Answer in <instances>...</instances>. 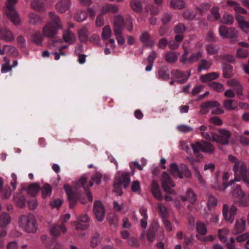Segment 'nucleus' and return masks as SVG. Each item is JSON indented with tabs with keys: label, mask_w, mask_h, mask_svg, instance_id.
<instances>
[{
	"label": "nucleus",
	"mask_w": 249,
	"mask_h": 249,
	"mask_svg": "<svg viewBox=\"0 0 249 249\" xmlns=\"http://www.w3.org/2000/svg\"><path fill=\"white\" fill-rule=\"evenodd\" d=\"M102 178V174L96 172L91 177L92 180H88L85 176H82L79 178V201L82 204H86L88 200L92 201L93 197L89 188L93 185V181L97 184H100Z\"/></svg>",
	"instance_id": "obj_1"
},
{
	"label": "nucleus",
	"mask_w": 249,
	"mask_h": 249,
	"mask_svg": "<svg viewBox=\"0 0 249 249\" xmlns=\"http://www.w3.org/2000/svg\"><path fill=\"white\" fill-rule=\"evenodd\" d=\"M49 17L50 21L43 26L42 32L45 37L52 38L58 30L62 28V25L59 17L54 12H49Z\"/></svg>",
	"instance_id": "obj_2"
},
{
	"label": "nucleus",
	"mask_w": 249,
	"mask_h": 249,
	"mask_svg": "<svg viewBox=\"0 0 249 249\" xmlns=\"http://www.w3.org/2000/svg\"><path fill=\"white\" fill-rule=\"evenodd\" d=\"M229 160L234 163L233 171L234 173L235 181L243 179L244 182L249 186V171L246 165L242 161L239 160L235 157L230 155Z\"/></svg>",
	"instance_id": "obj_3"
},
{
	"label": "nucleus",
	"mask_w": 249,
	"mask_h": 249,
	"mask_svg": "<svg viewBox=\"0 0 249 249\" xmlns=\"http://www.w3.org/2000/svg\"><path fill=\"white\" fill-rule=\"evenodd\" d=\"M18 226L22 230L28 233H34L37 229V224L32 213L20 215L18 218Z\"/></svg>",
	"instance_id": "obj_4"
},
{
	"label": "nucleus",
	"mask_w": 249,
	"mask_h": 249,
	"mask_svg": "<svg viewBox=\"0 0 249 249\" xmlns=\"http://www.w3.org/2000/svg\"><path fill=\"white\" fill-rule=\"evenodd\" d=\"M124 28V18L121 15H116L114 17L113 31L119 44L123 45L125 42V39L123 36Z\"/></svg>",
	"instance_id": "obj_5"
},
{
	"label": "nucleus",
	"mask_w": 249,
	"mask_h": 249,
	"mask_svg": "<svg viewBox=\"0 0 249 249\" xmlns=\"http://www.w3.org/2000/svg\"><path fill=\"white\" fill-rule=\"evenodd\" d=\"M17 2L18 0H7L4 9L6 15L10 18L12 23L16 25L20 22L19 16L15 8Z\"/></svg>",
	"instance_id": "obj_6"
},
{
	"label": "nucleus",
	"mask_w": 249,
	"mask_h": 249,
	"mask_svg": "<svg viewBox=\"0 0 249 249\" xmlns=\"http://www.w3.org/2000/svg\"><path fill=\"white\" fill-rule=\"evenodd\" d=\"M201 109L199 112L204 115L209 112L210 108H212V114L215 115L222 114L224 113V110L220 107V104L216 101H208L202 103L200 105Z\"/></svg>",
	"instance_id": "obj_7"
},
{
	"label": "nucleus",
	"mask_w": 249,
	"mask_h": 249,
	"mask_svg": "<svg viewBox=\"0 0 249 249\" xmlns=\"http://www.w3.org/2000/svg\"><path fill=\"white\" fill-rule=\"evenodd\" d=\"M169 171L171 175L175 178H182L184 177L189 178L191 177V173L187 166L182 164L178 167L175 163H172L170 164Z\"/></svg>",
	"instance_id": "obj_8"
},
{
	"label": "nucleus",
	"mask_w": 249,
	"mask_h": 249,
	"mask_svg": "<svg viewBox=\"0 0 249 249\" xmlns=\"http://www.w3.org/2000/svg\"><path fill=\"white\" fill-rule=\"evenodd\" d=\"M191 147L193 150L194 154L199 158L202 157L199 154L200 151L210 154L213 153L214 151V147L213 145L211 143L204 141L196 142L195 143H192Z\"/></svg>",
	"instance_id": "obj_9"
},
{
	"label": "nucleus",
	"mask_w": 249,
	"mask_h": 249,
	"mask_svg": "<svg viewBox=\"0 0 249 249\" xmlns=\"http://www.w3.org/2000/svg\"><path fill=\"white\" fill-rule=\"evenodd\" d=\"M218 172L215 174L214 177V182L212 184V187L213 188L220 190L223 191L225 190L229 186L233 184L235 182V178L233 180H231L229 184L227 183V181L230 178V175L228 172L224 173L222 177L223 182L222 184H220L218 181Z\"/></svg>",
	"instance_id": "obj_10"
},
{
	"label": "nucleus",
	"mask_w": 249,
	"mask_h": 249,
	"mask_svg": "<svg viewBox=\"0 0 249 249\" xmlns=\"http://www.w3.org/2000/svg\"><path fill=\"white\" fill-rule=\"evenodd\" d=\"M130 176L128 173L123 174L121 177L116 179L114 184L115 192L119 196L123 193L121 186L123 185L124 188H127L130 183Z\"/></svg>",
	"instance_id": "obj_11"
},
{
	"label": "nucleus",
	"mask_w": 249,
	"mask_h": 249,
	"mask_svg": "<svg viewBox=\"0 0 249 249\" xmlns=\"http://www.w3.org/2000/svg\"><path fill=\"white\" fill-rule=\"evenodd\" d=\"M218 31L222 37L230 38L233 43L236 41L237 33L234 28L228 27L225 25H220L219 27Z\"/></svg>",
	"instance_id": "obj_12"
},
{
	"label": "nucleus",
	"mask_w": 249,
	"mask_h": 249,
	"mask_svg": "<svg viewBox=\"0 0 249 249\" xmlns=\"http://www.w3.org/2000/svg\"><path fill=\"white\" fill-rule=\"evenodd\" d=\"M231 195L235 200L239 201L243 206L249 205V197L245 195L239 185H236L233 189Z\"/></svg>",
	"instance_id": "obj_13"
},
{
	"label": "nucleus",
	"mask_w": 249,
	"mask_h": 249,
	"mask_svg": "<svg viewBox=\"0 0 249 249\" xmlns=\"http://www.w3.org/2000/svg\"><path fill=\"white\" fill-rule=\"evenodd\" d=\"M161 180L163 190L169 194H174L175 192L172 188L175 186V184L171 179L169 174L166 172H163L162 174Z\"/></svg>",
	"instance_id": "obj_14"
},
{
	"label": "nucleus",
	"mask_w": 249,
	"mask_h": 249,
	"mask_svg": "<svg viewBox=\"0 0 249 249\" xmlns=\"http://www.w3.org/2000/svg\"><path fill=\"white\" fill-rule=\"evenodd\" d=\"M64 189L68 195L70 202V207L73 208L75 207L78 199V190L76 187H71L68 185H64Z\"/></svg>",
	"instance_id": "obj_15"
},
{
	"label": "nucleus",
	"mask_w": 249,
	"mask_h": 249,
	"mask_svg": "<svg viewBox=\"0 0 249 249\" xmlns=\"http://www.w3.org/2000/svg\"><path fill=\"white\" fill-rule=\"evenodd\" d=\"M231 135V133L229 131L220 129L218 131V134L215 133L213 134V141L226 145L229 142Z\"/></svg>",
	"instance_id": "obj_16"
},
{
	"label": "nucleus",
	"mask_w": 249,
	"mask_h": 249,
	"mask_svg": "<svg viewBox=\"0 0 249 249\" xmlns=\"http://www.w3.org/2000/svg\"><path fill=\"white\" fill-rule=\"evenodd\" d=\"M237 208L232 205L230 207L228 205L224 204L223 207V215L224 219L230 223H232L234 220V216L236 215Z\"/></svg>",
	"instance_id": "obj_17"
},
{
	"label": "nucleus",
	"mask_w": 249,
	"mask_h": 249,
	"mask_svg": "<svg viewBox=\"0 0 249 249\" xmlns=\"http://www.w3.org/2000/svg\"><path fill=\"white\" fill-rule=\"evenodd\" d=\"M85 9L88 12L89 16L93 19L96 14L95 6L91 0H79V8Z\"/></svg>",
	"instance_id": "obj_18"
},
{
	"label": "nucleus",
	"mask_w": 249,
	"mask_h": 249,
	"mask_svg": "<svg viewBox=\"0 0 249 249\" xmlns=\"http://www.w3.org/2000/svg\"><path fill=\"white\" fill-rule=\"evenodd\" d=\"M171 78L176 79V82L179 84L185 83L188 80L190 73H186L179 70H173L171 72Z\"/></svg>",
	"instance_id": "obj_19"
},
{
	"label": "nucleus",
	"mask_w": 249,
	"mask_h": 249,
	"mask_svg": "<svg viewBox=\"0 0 249 249\" xmlns=\"http://www.w3.org/2000/svg\"><path fill=\"white\" fill-rule=\"evenodd\" d=\"M94 213L97 220L100 222L104 220L105 210L102 203L99 201H95L94 204Z\"/></svg>",
	"instance_id": "obj_20"
},
{
	"label": "nucleus",
	"mask_w": 249,
	"mask_h": 249,
	"mask_svg": "<svg viewBox=\"0 0 249 249\" xmlns=\"http://www.w3.org/2000/svg\"><path fill=\"white\" fill-rule=\"evenodd\" d=\"M89 218L87 214H84L81 217H79V237H84L86 235V231H84L80 232V230L85 231L87 230L89 226Z\"/></svg>",
	"instance_id": "obj_21"
},
{
	"label": "nucleus",
	"mask_w": 249,
	"mask_h": 249,
	"mask_svg": "<svg viewBox=\"0 0 249 249\" xmlns=\"http://www.w3.org/2000/svg\"><path fill=\"white\" fill-rule=\"evenodd\" d=\"M0 39L7 42H11L14 40L15 36L8 29L2 28L0 29Z\"/></svg>",
	"instance_id": "obj_22"
},
{
	"label": "nucleus",
	"mask_w": 249,
	"mask_h": 249,
	"mask_svg": "<svg viewBox=\"0 0 249 249\" xmlns=\"http://www.w3.org/2000/svg\"><path fill=\"white\" fill-rule=\"evenodd\" d=\"M151 193L154 197L159 201L162 199L160 186L156 180H153L151 182Z\"/></svg>",
	"instance_id": "obj_23"
},
{
	"label": "nucleus",
	"mask_w": 249,
	"mask_h": 249,
	"mask_svg": "<svg viewBox=\"0 0 249 249\" xmlns=\"http://www.w3.org/2000/svg\"><path fill=\"white\" fill-rule=\"evenodd\" d=\"M71 5L70 0H59L55 5V7L59 12L63 13L69 9Z\"/></svg>",
	"instance_id": "obj_24"
},
{
	"label": "nucleus",
	"mask_w": 249,
	"mask_h": 249,
	"mask_svg": "<svg viewBox=\"0 0 249 249\" xmlns=\"http://www.w3.org/2000/svg\"><path fill=\"white\" fill-rule=\"evenodd\" d=\"M169 71L167 66L164 65L160 67L158 71V78L162 80L168 81L170 78Z\"/></svg>",
	"instance_id": "obj_25"
},
{
	"label": "nucleus",
	"mask_w": 249,
	"mask_h": 249,
	"mask_svg": "<svg viewBox=\"0 0 249 249\" xmlns=\"http://www.w3.org/2000/svg\"><path fill=\"white\" fill-rule=\"evenodd\" d=\"M235 19L239 27L246 33L249 34V22L246 21L243 16L238 14L236 15Z\"/></svg>",
	"instance_id": "obj_26"
},
{
	"label": "nucleus",
	"mask_w": 249,
	"mask_h": 249,
	"mask_svg": "<svg viewBox=\"0 0 249 249\" xmlns=\"http://www.w3.org/2000/svg\"><path fill=\"white\" fill-rule=\"evenodd\" d=\"M246 221L245 218L237 220L233 230V233L238 234L243 232L246 228Z\"/></svg>",
	"instance_id": "obj_27"
},
{
	"label": "nucleus",
	"mask_w": 249,
	"mask_h": 249,
	"mask_svg": "<svg viewBox=\"0 0 249 249\" xmlns=\"http://www.w3.org/2000/svg\"><path fill=\"white\" fill-rule=\"evenodd\" d=\"M67 231V228L64 224L54 225L50 230L51 234L57 237L61 233H65Z\"/></svg>",
	"instance_id": "obj_28"
},
{
	"label": "nucleus",
	"mask_w": 249,
	"mask_h": 249,
	"mask_svg": "<svg viewBox=\"0 0 249 249\" xmlns=\"http://www.w3.org/2000/svg\"><path fill=\"white\" fill-rule=\"evenodd\" d=\"M224 107L229 111L236 110L238 108V104L236 100L227 99L223 101Z\"/></svg>",
	"instance_id": "obj_29"
},
{
	"label": "nucleus",
	"mask_w": 249,
	"mask_h": 249,
	"mask_svg": "<svg viewBox=\"0 0 249 249\" xmlns=\"http://www.w3.org/2000/svg\"><path fill=\"white\" fill-rule=\"evenodd\" d=\"M180 198L183 201L187 200L191 203L194 204L196 201V196L193 190L190 188L187 191L186 196H181Z\"/></svg>",
	"instance_id": "obj_30"
},
{
	"label": "nucleus",
	"mask_w": 249,
	"mask_h": 249,
	"mask_svg": "<svg viewBox=\"0 0 249 249\" xmlns=\"http://www.w3.org/2000/svg\"><path fill=\"white\" fill-rule=\"evenodd\" d=\"M140 39L145 46L151 47L154 45V42L151 39L150 35L147 32H144L141 35Z\"/></svg>",
	"instance_id": "obj_31"
},
{
	"label": "nucleus",
	"mask_w": 249,
	"mask_h": 249,
	"mask_svg": "<svg viewBox=\"0 0 249 249\" xmlns=\"http://www.w3.org/2000/svg\"><path fill=\"white\" fill-rule=\"evenodd\" d=\"M223 76L226 78H230L232 76L233 67L228 64L224 63L222 66Z\"/></svg>",
	"instance_id": "obj_32"
},
{
	"label": "nucleus",
	"mask_w": 249,
	"mask_h": 249,
	"mask_svg": "<svg viewBox=\"0 0 249 249\" xmlns=\"http://www.w3.org/2000/svg\"><path fill=\"white\" fill-rule=\"evenodd\" d=\"M29 22L31 24L37 25L40 24L43 22V19L38 15L34 13H30L29 14Z\"/></svg>",
	"instance_id": "obj_33"
},
{
	"label": "nucleus",
	"mask_w": 249,
	"mask_h": 249,
	"mask_svg": "<svg viewBox=\"0 0 249 249\" xmlns=\"http://www.w3.org/2000/svg\"><path fill=\"white\" fill-rule=\"evenodd\" d=\"M227 4L229 6L233 7L237 13H241L247 14V11L245 9L240 6V5L236 2L230 0L227 1Z\"/></svg>",
	"instance_id": "obj_34"
},
{
	"label": "nucleus",
	"mask_w": 249,
	"mask_h": 249,
	"mask_svg": "<svg viewBox=\"0 0 249 249\" xmlns=\"http://www.w3.org/2000/svg\"><path fill=\"white\" fill-rule=\"evenodd\" d=\"M219 75V73L217 72H211L200 76V80L202 82L205 83L213 80L216 79Z\"/></svg>",
	"instance_id": "obj_35"
},
{
	"label": "nucleus",
	"mask_w": 249,
	"mask_h": 249,
	"mask_svg": "<svg viewBox=\"0 0 249 249\" xmlns=\"http://www.w3.org/2000/svg\"><path fill=\"white\" fill-rule=\"evenodd\" d=\"M118 11V7L117 6L111 4L107 3L105 4L102 8V12L103 13H115Z\"/></svg>",
	"instance_id": "obj_36"
},
{
	"label": "nucleus",
	"mask_w": 249,
	"mask_h": 249,
	"mask_svg": "<svg viewBox=\"0 0 249 249\" xmlns=\"http://www.w3.org/2000/svg\"><path fill=\"white\" fill-rule=\"evenodd\" d=\"M11 217L7 213L4 212L0 215V227H4L11 222Z\"/></svg>",
	"instance_id": "obj_37"
},
{
	"label": "nucleus",
	"mask_w": 249,
	"mask_h": 249,
	"mask_svg": "<svg viewBox=\"0 0 249 249\" xmlns=\"http://www.w3.org/2000/svg\"><path fill=\"white\" fill-rule=\"evenodd\" d=\"M40 189L39 185L37 183L31 184L28 187L27 192L29 195L35 196Z\"/></svg>",
	"instance_id": "obj_38"
},
{
	"label": "nucleus",
	"mask_w": 249,
	"mask_h": 249,
	"mask_svg": "<svg viewBox=\"0 0 249 249\" xmlns=\"http://www.w3.org/2000/svg\"><path fill=\"white\" fill-rule=\"evenodd\" d=\"M45 37L43 33L42 34L40 32H36L33 35L32 40L37 45H41L43 38Z\"/></svg>",
	"instance_id": "obj_39"
},
{
	"label": "nucleus",
	"mask_w": 249,
	"mask_h": 249,
	"mask_svg": "<svg viewBox=\"0 0 249 249\" xmlns=\"http://www.w3.org/2000/svg\"><path fill=\"white\" fill-rule=\"evenodd\" d=\"M14 200L18 207L22 208L25 206V198L22 194H18L15 196Z\"/></svg>",
	"instance_id": "obj_40"
},
{
	"label": "nucleus",
	"mask_w": 249,
	"mask_h": 249,
	"mask_svg": "<svg viewBox=\"0 0 249 249\" xmlns=\"http://www.w3.org/2000/svg\"><path fill=\"white\" fill-rule=\"evenodd\" d=\"M4 50L5 51L6 53L10 54L14 57L18 56L19 54L18 50L15 47L13 46L5 45Z\"/></svg>",
	"instance_id": "obj_41"
},
{
	"label": "nucleus",
	"mask_w": 249,
	"mask_h": 249,
	"mask_svg": "<svg viewBox=\"0 0 249 249\" xmlns=\"http://www.w3.org/2000/svg\"><path fill=\"white\" fill-rule=\"evenodd\" d=\"M211 65V62L208 61L206 59H202L198 64L197 71L198 72H200L202 70H208Z\"/></svg>",
	"instance_id": "obj_42"
},
{
	"label": "nucleus",
	"mask_w": 249,
	"mask_h": 249,
	"mask_svg": "<svg viewBox=\"0 0 249 249\" xmlns=\"http://www.w3.org/2000/svg\"><path fill=\"white\" fill-rule=\"evenodd\" d=\"M63 39L65 41L69 43H72L75 40L73 34L70 30H67L64 32Z\"/></svg>",
	"instance_id": "obj_43"
},
{
	"label": "nucleus",
	"mask_w": 249,
	"mask_h": 249,
	"mask_svg": "<svg viewBox=\"0 0 249 249\" xmlns=\"http://www.w3.org/2000/svg\"><path fill=\"white\" fill-rule=\"evenodd\" d=\"M101 239V235L99 233H94L90 241L91 247L94 248L97 247L100 243Z\"/></svg>",
	"instance_id": "obj_44"
},
{
	"label": "nucleus",
	"mask_w": 249,
	"mask_h": 249,
	"mask_svg": "<svg viewBox=\"0 0 249 249\" xmlns=\"http://www.w3.org/2000/svg\"><path fill=\"white\" fill-rule=\"evenodd\" d=\"M130 5L132 9L138 13H141L142 11V7L141 2L137 0H132L130 1Z\"/></svg>",
	"instance_id": "obj_45"
},
{
	"label": "nucleus",
	"mask_w": 249,
	"mask_h": 249,
	"mask_svg": "<svg viewBox=\"0 0 249 249\" xmlns=\"http://www.w3.org/2000/svg\"><path fill=\"white\" fill-rule=\"evenodd\" d=\"M196 229L197 232L201 235H205L207 233V230L205 225L201 221L196 223Z\"/></svg>",
	"instance_id": "obj_46"
},
{
	"label": "nucleus",
	"mask_w": 249,
	"mask_h": 249,
	"mask_svg": "<svg viewBox=\"0 0 249 249\" xmlns=\"http://www.w3.org/2000/svg\"><path fill=\"white\" fill-rule=\"evenodd\" d=\"M170 6L175 9H181L184 8L185 3L183 0H171Z\"/></svg>",
	"instance_id": "obj_47"
},
{
	"label": "nucleus",
	"mask_w": 249,
	"mask_h": 249,
	"mask_svg": "<svg viewBox=\"0 0 249 249\" xmlns=\"http://www.w3.org/2000/svg\"><path fill=\"white\" fill-rule=\"evenodd\" d=\"M165 59L169 63H174L178 59V55L175 52H169L166 54Z\"/></svg>",
	"instance_id": "obj_48"
},
{
	"label": "nucleus",
	"mask_w": 249,
	"mask_h": 249,
	"mask_svg": "<svg viewBox=\"0 0 249 249\" xmlns=\"http://www.w3.org/2000/svg\"><path fill=\"white\" fill-rule=\"evenodd\" d=\"M88 39V30L86 27L79 30V39L82 42L86 41Z\"/></svg>",
	"instance_id": "obj_49"
},
{
	"label": "nucleus",
	"mask_w": 249,
	"mask_h": 249,
	"mask_svg": "<svg viewBox=\"0 0 249 249\" xmlns=\"http://www.w3.org/2000/svg\"><path fill=\"white\" fill-rule=\"evenodd\" d=\"M52 188L48 184H45L41 189V192L43 198L50 196L52 194Z\"/></svg>",
	"instance_id": "obj_50"
},
{
	"label": "nucleus",
	"mask_w": 249,
	"mask_h": 249,
	"mask_svg": "<svg viewBox=\"0 0 249 249\" xmlns=\"http://www.w3.org/2000/svg\"><path fill=\"white\" fill-rule=\"evenodd\" d=\"M32 7L38 11H44V6L43 3L39 0H34L31 4Z\"/></svg>",
	"instance_id": "obj_51"
},
{
	"label": "nucleus",
	"mask_w": 249,
	"mask_h": 249,
	"mask_svg": "<svg viewBox=\"0 0 249 249\" xmlns=\"http://www.w3.org/2000/svg\"><path fill=\"white\" fill-rule=\"evenodd\" d=\"M202 57V52L201 51L192 53L189 57L190 63L192 64L197 62Z\"/></svg>",
	"instance_id": "obj_52"
},
{
	"label": "nucleus",
	"mask_w": 249,
	"mask_h": 249,
	"mask_svg": "<svg viewBox=\"0 0 249 249\" xmlns=\"http://www.w3.org/2000/svg\"><path fill=\"white\" fill-rule=\"evenodd\" d=\"M206 49L208 54L209 55H213L217 53L219 48L217 46L211 44L207 45Z\"/></svg>",
	"instance_id": "obj_53"
},
{
	"label": "nucleus",
	"mask_w": 249,
	"mask_h": 249,
	"mask_svg": "<svg viewBox=\"0 0 249 249\" xmlns=\"http://www.w3.org/2000/svg\"><path fill=\"white\" fill-rule=\"evenodd\" d=\"M111 35V31L110 27L108 25L105 26L103 29L102 37L103 40L108 39Z\"/></svg>",
	"instance_id": "obj_54"
},
{
	"label": "nucleus",
	"mask_w": 249,
	"mask_h": 249,
	"mask_svg": "<svg viewBox=\"0 0 249 249\" xmlns=\"http://www.w3.org/2000/svg\"><path fill=\"white\" fill-rule=\"evenodd\" d=\"M217 204V201L216 198L213 196H210L207 202V205L209 209L211 210L214 208Z\"/></svg>",
	"instance_id": "obj_55"
},
{
	"label": "nucleus",
	"mask_w": 249,
	"mask_h": 249,
	"mask_svg": "<svg viewBox=\"0 0 249 249\" xmlns=\"http://www.w3.org/2000/svg\"><path fill=\"white\" fill-rule=\"evenodd\" d=\"M186 31V28L182 23H179L174 27V32L177 34L183 35Z\"/></svg>",
	"instance_id": "obj_56"
},
{
	"label": "nucleus",
	"mask_w": 249,
	"mask_h": 249,
	"mask_svg": "<svg viewBox=\"0 0 249 249\" xmlns=\"http://www.w3.org/2000/svg\"><path fill=\"white\" fill-rule=\"evenodd\" d=\"M249 54L248 51L246 49L239 48L237 50L236 52V56L239 58H246L248 57Z\"/></svg>",
	"instance_id": "obj_57"
},
{
	"label": "nucleus",
	"mask_w": 249,
	"mask_h": 249,
	"mask_svg": "<svg viewBox=\"0 0 249 249\" xmlns=\"http://www.w3.org/2000/svg\"><path fill=\"white\" fill-rule=\"evenodd\" d=\"M210 87L218 92H222L224 90V88L223 85L219 83L213 82L211 83Z\"/></svg>",
	"instance_id": "obj_58"
},
{
	"label": "nucleus",
	"mask_w": 249,
	"mask_h": 249,
	"mask_svg": "<svg viewBox=\"0 0 249 249\" xmlns=\"http://www.w3.org/2000/svg\"><path fill=\"white\" fill-rule=\"evenodd\" d=\"M158 209L160 216L163 218H165L168 216V211L166 208L161 204H159Z\"/></svg>",
	"instance_id": "obj_59"
},
{
	"label": "nucleus",
	"mask_w": 249,
	"mask_h": 249,
	"mask_svg": "<svg viewBox=\"0 0 249 249\" xmlns=\"http://www.w3.org/2000/svg\"><path fill=\"white\" fill-rule=\"evenodd\" d=\"M147 240L153 242L155 240V230L153 227L150 228L147 231L146 235Z\"/></svg>",
	"instance_id": "obj_60"
},
{
	"label": "nucleus",
	"mask_w": 249,
	"mask_h": 249,
	"mask_svg": "<svg viewBox=\"0 0 249 249\" xmlns=\"http://www.w3.org/2000/svg\"><path fill=\"white\" fill-rule=\"evenodd\" d=\"M88 12L85 9H79V22L85 20L88 16Z\"/></svg>",
	"instance_id": "obj_61"
},
{
	"label": "nucleus",
	"mask_w": 249,
	"mask_h": 249,
	"mask_svg": "<svg viewBox=\"0 0 249 249\" xmlns=\"http://www.w3.org/2000/svg\"><path fill=\"white\" fill-rule=\"evenodd\" d=\"M234 21L233 17L230 14H226L224 15L223 18V22L224 23L231 25L233 23Z\"/></svg>",
	"instance_id": "obj_62"
},
{
	"label": "nucleus",
	"mask_w": 249,
	"mask_h": 249,
	"mask_svg": "<svg viewBox=\"0 0 249 249\" xmlns=\"http://www.w3.org/2000/svg\"><path fill=\"white\" fill-rule=\"evenodd\" d=\"M177 129L183 133H187L193 131V128L187 125L181 124L177 126Z\"/></svg>",
	"instance_id": "obj_63"
},
{
	"label": "nucleus",
	"mask_w": 249,
	"mask_h": 249,
	"mask_svg": "<svg viewBox=\"0 0 249 249\" xmlns=\"http://www.w3.org/2000/svg\"><path fill=\"white\" fill-rule=\"evenodd\" d=\"M228 233V230L227 229H219L218 230V235L219 238L222 241H225L226 240L225 235Z\"/></svg>",
	"instance_id": "obj_64"
}]
</instances>
